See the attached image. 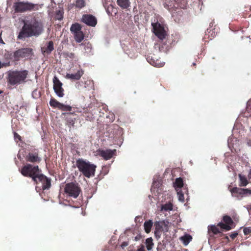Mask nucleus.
Returning a JSON list of instances; mask_svg holds the SVG:
<instances>
[{
    "label": "nucleus",
    "mask_w": 251,
    "mask_h": 251,
    "mask_svg": "<svg viewBox=\"0 0 251 251\" xmlns=\"http://www.w3.org/2000/svg\"><path fill=\"white\" fill-rule=\"evenodd\" d=\"M246 189L234 187L231 189V192L232 193H237L242 196H246Z\"/></svg>",
    "instance_id": "nucleus-21"
},
{
    "label": "nucleus",
    "mask_w": 251,
    "mask_h": 251,
    "mask_svg": "<svg viewBox=\"0 0 251 251\" xmlns=\"http://www.w3.org/2000/svg\"><path fill=\"white\" fill-rule=\"evenodd\" d=\"M85 6V1L84 0H76L75 6L81 8Z\"/></svg>",
    "instance_id": "nucleus-33"
},
{
    "label": "nucleus",
    "mask_w": 251,
    "mask_h": 251,
    "mask_svg": "<svg viewBox=\"0 0 251 251\" xmlns=\"http://www.w3.org/2000/svg\"><path fill=\"white\" fill-rule=\"evenodd\" d=\"M155 234V236L158 238H160V235H161L160 232L159 233H156V234Z\"/></svg>",
    "instance_id": "nucleus-45"
},
{
    "label": "nucleus",
    "mask_w": 251,
    "mask_h": 251,
    "mask_svg": "<svg viewBox=\"0 0 251 251\" xmlns=\"http://www.w3.org/2000/svg\"><path fill=\"white\" fill-rule=\"evenodd\" d=\"M240 181V186H246L248 184V181L246 177L244 176H242L241 175H239Z\"/></svg>",
    "instance_id": "nucleus-28"
},
{
    "label": "nucleus",
    "mask_w": 251,
    "mask_h": 251,
    "mask_svg": "<svg viewBox=\"0 0 251 251\" xmlns=\"http://www.w3.org/2000/svg\"><path fill=\"white\" fill-rule=\"evenodd\" d=\"M128 245V243L126 242H124L122 244H121V247L123 248V249H124L125 247H126V246H127Z\"/></svg>",
    "instance_id": "nucleus-40"
},
{
    "label": "nucleus",
    "mask_w": 251,
    "mask_h": 251,
    "mask_svg": "<svg viewBox=\"0 0 251 251\" xmlns=\"http://www.w3.org/2000/svg\"><path fill=\"white\" fill-rule=\"evenodd\" d=\"M176 191L177 192V195L178 201L181 202H184V193H187V192H185V190H180V188H176Z\"/></svg>",
    "instance_id": "nucleus-23"
},
{
    "label": "nucleus",
    "mask_w": 251,
    "mask_h": 251,
    "mask_svg": "<svg viewBox=\"0 0 251 251\" xmlns=\"http://www.w3.org/2000/svg\"><path fill=\"white\" fill-rule=\"evenodd\" d=\"M224 251H229V250H225Z\"/></svg>",
    "instance_id": "nucleus-51"
},
{
    "label": "nucleus",
    "mask_w": 251,
    "mask_h": 251,
    "mask_svg": "<svg viewBox=\"0 0 251 251\" xmlns=\"http://www.w3.org/2000/svg\"><path fill=\"white\" fill-rule=\"evenodd\" d=\"M27 75L26 70L10 71L8 75V81L11 85H18L25 82Z\"/></svg>",
    "instance_id": "nucleus-3"
},
{
    "label": "nucleus",
    "mask_w": 251,
    "mask_h": 251,
    "mask_svg": "<svg viewBox=\"0 0 251 251\" xmlns=\"http://www.w3.org/2000/svg\"><path fill=\"white\" fill-rule=\"evenodd\" d=\"M218 226H219L221 228L226 231L229 230L231 228L230 225H228L226 223L224 224L223 223H219Z\"/></svg>",
    "instance_id": "nucleus-32"
},
{
    "label": "nucleus",
    "mask_w": 251,
    "mask_h": 251,
    "mask_svg": "<svg viewBox=\"0 0 251 251\" xmlns=\"http://www.w3.org/2000/svg\"><path fill=\"white\" fill-rule=\"evenodd\" d=\"M74 35L75 40L77 43L81 42L84 39V34L81 30L74 34Z\"/></svg>",
    "instance_id": "nucleus-26"
},
{
    "label": "nucleus",
    "mask_w": 251,
    "mask_h": 251,
    "mask_svg": "<svg viewBox=\"0 0 251 251\" xmlns=\"http://www.w3.org/2000/svg\"><path fill=\"white\" fill-rule=\"evenodd\" d=\"M32 50L29 48L19 49L14 52V57L16 58H28L32 56Z\"/></svg>",
    "instance_id": "nucleus-8"
},
{
    "label": "nucleus",
    "mask_w": 251,
    "mask_h": 251,
    "mask_svg": "<svg viewBox=\"0 0 251 251\" xmlns=\"http://www.w3.org/2000/svg\"><path fill=\"white\" fill-rule=\"evenodd\" d=\"M73 55H74V54H72V53H71V56H73Z\"/></svg>",
    "instance_id": "nucleus-49"
},
{
    "label": "nucleus",
    "mask_w": 251,
    "mask_h": 251,
    "mask_svg": "<svg viewBox=\"0 0 251 251\" xmlns=\"http://www.w3.org/2000/svg\"><path fill=\"white\" fill-rule=\"evenodd\" d=\"M243 232L245 235H247L251 233V227H245L243 229Z\"/></svg>",
    "instance_id": "nucleus-37"
},
{
    "label": "nucleus",
    "mask_w": 251,
    "mask_h": 251,
    "mask_svg": "<svg viewBox=\"0 0 251 251\" xmlns=\"http://www.w3.org/2000/svg\"><path fill=\"white\" fill-rule=\"evenodd\" d=\"M246 196L248 195H251V190L246 189Z\"/></svg>",
    "instance_id": "nucleus-44"
},
{
    "label": "nucleus",
    "mask_w": 251,
    "mask_h": 251,
    "mask_svg": "<svg viewBox=\"0 0 251 251\" xmlns=\"http://www.w3.org/2000/svg\"><path fill=\"white\" fill-rule=\"evenodd\" d=\"M193 64V65H196V63H194Z\"/></svg>",
    "instance_id": "nucleus-52"
},
{
    "label": "nucleus",
    "mask_w": 251,
    "mask_h": 251,
    "mask_svg": "<svg viewBox=\"0 0 251 251\" xmlns=\"http://www.w3.org/2000/svg\"><path fill=\"white\" fill-rule=\"evenodd\" d=\"M21 173L25 176L32 178L36 183H38V179L42 174L41 171L38 166H33L29 164L24 166L21 169Z\"/></svg>",
    "instance_id": "nucleus-4"
},
{
    "label": "nucleus",
    "mask_w": 251,
    "mask_h": 251,
    "mask_svg": "<svg viewBox=\"0 0 251 251\" xmlns=\"http://www.w3.org/2000/svg\"><path fill=\"white\" fill-rule=\"evenodd\" d=\"M81 30V26L79 24L77 23L73 24L70 28V30L73 34L79 32Z\"/></svg>",
    "instance_id": "nucleus-25"
},
{
    "label": "nucleus",
    "mask_w": 251,
    "mask_h": 251,
    "mask_svg": "<svg viewBox=\"0 0 251 251\" xmlns=\"http://www.w3.org/2000/svg\"><path fill=\"white\" fill-rule=\"evenodd\" d=\"M174 187L176 191V188H179L180 190H185V192H188L187 188L183 187V181L180 177L176 178L174 183Z\"/></svg>",
    "instance_id": "nucleus-17"
},
{
    "label": "nucleus",
    "mask_w": 251,
    "mask_h": 251,
    "mask_svg": "<svg viewBox=\"0 0 251 251\" xmlns=\"http://www.w3.org/2000/svg\"><path fill=\"white\" fill-rule=\"evenodd\" d=\"M35 5L29 2H17L13 5L15 12L23 13L34 9Z\"/></svg>",
    "instance_id": "nucleus-6"
},
{
    "label": "nucleus",
    "mask_w": 251,
    "mask_h": 251,
    "mask_svg": "<svg viewBox=\"0 0 251 251\" xmlns=\"http://www.w3.org/2000/svg\"><path fill=\"white\" fill-rule=\"evenodd\" d=\"M40 96V92L37 90H35L32 92V97L34 99H37Z\"/></svg>",
    "instance_id": "nucleus-35"
},
{
    "label": "nucleus",
    "mask_w": 251,
    "mask_h": 251,
    "mask_svg": "<svg viewBox=\"0 0 251 251\" xmlns=\"http://www.w3.org/2000/svg\"><path fill=\"white\" fill-rule=\"evenodd\" d=\"M154 234L159 233L161 232H167L168 227L167 224L163 221H156L154 223Z\"/></svg>",
    "instance_id": "nucleus-12"
},
{
    "label": "nucleus",
    "mask_w": 251,
    "mask_h": 251,
    "mask_svg": "<svg viewBox=\"0 0 251 251\" xmlns=\"http://www.w3.org/2000/svg\"><path fill=\"white\" fill-rule=\"evenodd\" d=\"M151 25L153 27V32L154 34L159 39H164L166 35L164 26L158 22H156V23H152Z\"/></svg>",
    "instance_id": "nucleus-7"
},
{
    "label": "nucleus",
    "mask_w": 251,
    "mask_h": 251,
    "mask_svg": "<svg viewBox=\"0 0 251 251\" xmlns=\"http://www.w3.org/2000/svg\"><path fill=\"white\" fill-rule=\"evenodd\" d=\"M152 225L153 222L151 220L147 221L144 223V226L146 232L149 233L151 231Z\"/></svg>",
    "instance_id": "nucleus-24"
},
{
    "label": "nucleus",
    "mask_w": 251,
    "mask_h": 251,
    "mask_svg": "<svg viewBox=\"0 0 251 251\" xmlns=\"http://www.w3.org/2000/svg\"><path fill=\"white\" fill-rule=\"evenodd\" d=\"M40 176L38 179V183L39 182L42 183V187L43 190L49 189L51 186L50 179L42 174Z\"/></svg>",
    "instance_id": "nucleus-13"
},
{
    "label": "nucleus",
    "mask_w": 251,
    "mask_h": 251,
    "mask_svg": "<svg viewBox=\"0 0 251 251\" xmlns=\"http://www.w3.org/2000/svg\"><path fill=\"white\" fill-rule=\"evenodd\" d=\"M80 191L78 184L74 182L67 183L64 187V192L69 197L75 199L78 197Z\"/></svg>",
    "instance_id": "nucleus-5"
},
{
    "label": "nucleus",
    "mask_w": 251,
    "mask_h": 251,
    "mask_svg": "<svg viewBox=\"0 0 251 251\" xmlns=\"http://www.w3.org/2000/svg\"><path fill=\"white\" fill-rule=\"evenodd\" d=\"M208 229L209 231H211L214 234H217L220 232L218 228L214 225L208 226Z\"/></svg>",
    "instance_id": "nucleus-30"
},
{
    "label": "nucleus",
    "mask_w": 251,
    "mask_h": 251,
    "mask_svg": "<svg viewBox=\"0 0 251 251\" xmlns=\"http://www.w3.org/2000/svg\"><path fill=\"white\" fill-rule=\"evenodd\" d=\"M76 166L83 175L87 177H90L94 176L96 171V166L91 164L89 161H86L82 159H79L76 161Z\"/></svg>",
    "instance_id": "nucleus-2"
},
{
    "label": "nucleus",
    "mask_w": 251,
    "mask_h": 251,
    "mask_svg": "<svg viewBox=\"0 0 251 251\" xmlns=\"http://www.w3.org/2000/svg\"><path fill=\"white\" fill-rule=\"evenodd\" d=\"M117 3L122 8L126 9L130 6L129 0H117Z\"/></svg>",
    "instance_id": "nucleus-22"
},
{
    "label": "nucleus",
    "mask_w": 251,
    "mask_h": 251,
    "mask_svg": "<svg viewBox=\"0 0 251 251\" xmlns=\"http://www.w3.org/2000/svg\"><path fill=\"white\" fill-rule=\"evenodd\" d=\"M0 43L4 44L2 39H1V38L0 37Z\"/></svg>",
    "instance_id": "nucleus-46"
},
{
    "label": "nucleus",
    "mask_w": 251,
    "mask_h": 251,
    "mask_svg": "<svg viewBox=\"0 0 251 251\" xmlns=\"http://www.w3.org/2000/svg\"><path fill=\"white\" fill-rule=\"evenodd\" d=\"M59 109L64 111H70L72 110V107L69 105H65L63 103H61Z\"/></svg>",
    "instance_id": "nucleus-31"
},
{
    "label": "nucleus",
    "mask_w": 251,
    "mask_h": 251,
    "mask_svg": "<svg viewBox=\"0 0 251 251\" xmlns=\"http://www.w3.org/2000/svg\"><path fill=\"white\" fill-rule=\"evenodd\" d=\"M148 62L152 66L156 67H163L165 64L164 62H162L159 59H155L152 56H148L147 58Z\"/></svg>",
    "instance_id": "nucleus-15"
},
{
    "label": "nucleus",
    "mask_w": 251,
    "mask_h": 251,
    "mask_svg": "<svg viewBox=\"0 0 251 251\" xmlns=\"http://www.w3.org/2000/svg\"><path fill=\"white\" fill-rule=\"evenodd\" d=\"M238 235V233L237 232H235L233 233H232L230 235V237L232 239H234Z\"/></svg>",
    "instance_id": "nucleus-41"
},
{
    "label": "nucleus",
    "mask_w": 251,
    "mask_h": 251,
    "mask_svg": "<svg viewBox=\"0 0 251 251\" xmlns=\"http://www.w3.org/2000/svg\"><path fill=\"white\" fill-rule=\"evenodd\" d=\"M53 90L56 95L59 98H62L64 94V89L62 86V83L56 76H54L53 78Z\"/></svg>",
    "instance_id": "nucleus-9"
},
{
    "label": "nucleus",
    "mask_w": 251,
    "mask_h": 251,
    "mask_svg": "<svg viewBox=\"0 0 251 251\" xmlns=\"http://www.w3.org/2000/svg\"><path fill=\"white\" fill-rule=\"evenodd\" d=\"M83 74L82 70L80 69L75 74H67L66 78L72 80H79Z\"/></svg>",
    "instance_id": "nucleus-16"
},
{
    "label": "nucleus",
    "mask_w": 251,
    "mask_h": 251,
    "mask_svg": "<svg viewBox=\"0 0 251 251\" xmlns=\"http://www.w3.org/2000/svg\"><path fill=\"white\" fill-rule=\"evenodd\" d=\"M14 139L15 141L21 140V136L17 133L14 132Z\"/></svg>",
    "instance_id": "nucleus-38"
},
{
    "label": "nucleus",
    "mask_w": 251,
    "mask_h": 251,
    "mask_svg": "<svg viewBox=\"0 0 251 251\" xmlns=\"http://www.w3.org/2000/svg\"><path fill=\"white\" fill-rule=\"evenodd\" d=\"M249 175H251V170H250V171Z\"/></svg>",
    "instance_id": "nucleus-48"
},
{
    "label": "nucleus",
    "mask_w": 251,
    "mask_h": 251,
    "mask_svg": "<svg viewBox=\"0 0 251 251\" xmlns=\"http://www.w3.org/2000/svg\"><path fill=\"white\" fill-rule=\"evenodd\" d=\"M116 150H99L98 154L106 160L110 159L116 153Z\"/></svg>",
    "instance_id": "nucleus-11"
},
{
    "label": "nucleus",
    "mask_w": 251,
    "mask_h": 251,
    "mask_svg": "<svg viewBox=\"0 0 251 251\" xmlns=\"http://www.w3.org/2000/svg\"><path fill=\"white\" fill-rule=\"evenodd\" d=\"M113 6L112 5H110L109 6H108V7L106 9V11L107 12V13L108 14H110V10L111 9H112L113 8Z\"/></svg>",
    "instance_id": "nucleus-39"
},
{
    "label": "nucleus",
    "mask_w": 251,
    "mask_h": 251,
    "mask_svg": "<svg viewBox=\"0 0 251 251\" xmlns=\"http://www.w3.org/2000/svg\"><path fill=\"white\" fill-rule=\"evenodd\" d=\"M23 26L20 30L18 38L24 40L32 36L38 37L44 31L42 23L34 17H26L23 20Z\"/></svg>",
    "instance_id": "nucleus-1"
},
{
    "label": "nucleus",
    "mask_w": 251,
    "mask_h": 251,
    "mask_svg": "<svg viewBox=\"0 0 251 251\" xmlns=\"http://www.w3.org/2000/svg\"><path fill=\"white\" fill-rule=\"evenodd\" d=\"M53 50H54L53 43L52 41H50L48 43L47 48H46L45 49L43 48H42V51L43 53L46 52L47 53L49 54Z\"/></svg>",
    "instance_id": "nucleus-19"
},
{
    "label": "nucleus",
    "mask_w": 251,
    "mask_h": 251,
    "mask_svg": "<svg viewBox=\"0 0 251 251\" xmlns=\"http://www.w3.org/2000/svg\"><path fill=\"white\" fill-rule=\"evenodd\" d=\"M81 20L87 25L92 27L95 26L97 23L96 18L94 16L90 14L84 15Z\"/></svg>",
    "instance_id": "nucleus-10"
},
{
    "label": "nucleus",
    "mask_w": 251,
    "mask_h": 251,
    "mask_svg": "<svg viewBox=\"0 0 251 251\" xmlns=\"http://www.w3.org/2000/svg\"><path fill=\"white\" fill-rule=\"evenodd\" d=\"M223 221H224V222L226 224H227L230 225L233 223V221H232L231 218L229 216H224Z\"/></svg>",
    "instance_id": "nucleus-34"
},
{
    "label": "nucleus",
    "mask_w": 251,
    "mask_h": 251,
    "mask_svg": "<svg viewBox=\"0 0 251 251\" xmlns=\"http://www.w3.org/2000/svg\"><path fill=\"white\" fill-rule=\"evenodd\" d=\"M173 209V203L171 201H169L161 205L160 211H172Z\"/></svg>",
    "instance_id": "nucleus-18"
},
{
    "label": "nucleus",
    "mask_w": 251,
    "mask_h": 251,
    "mask_svg": "<svg viewBox=\"0 0 251 251\" xmlns=\"http://www.w3.org/2000/svg\"><path fill=\"white\" fill-rule=\"evenodd\" d=\"M137 251H146L144 245H141L140 248L138 249Z\"/></svg>",
    "instance_id": "nucleus-42"
},
{
    "label": "nucleus",
    "mask_w": 251,
    "mask_h": 251,
    "mask_svg": "<svg viewBox=\"0 0 251 251\" xmlns=\"http://www.w3.org/2000/svg\"><path fill=\"white\" fill-rule=\"evenodd\" d=\"M229 251H235V249L234 248H231L229 250Z\"/></svg>",
    "instance_id": "nucleus-47"
},
{
    "label": "nucleus",
    "mask_w": 251,
    "mask_h": 251,
    "mask_svg": "<svg viewBox=\"0 0 251 251\" xmlns=\"http://www.w3.org/2000/svg\"><path fill=\"white\" fill-rule=\"evenodd\" d=\"M26 160L32 163H38L41 161V158L37 152H29L26 157Z\"/></svg>",
    "instance_id": "nucleus-14"
},
{
    "label": "nucleus",
    "mask_w": 251,
    "mask_h": 251,
    "mask_svg": "<svg viewBox=\"0 0 251 251\" xmlns=\"http://www.w3.org/2000/svg\"><path fill=\"white\" fill-rule=\"evenodd\" d=\"M135 240H137V238L135 237Z\"/></svg>",
    "instance_id": "nucleus-50"
},
{
    "label": "nucleus",
    "mask_w": 251,
    "mask_h": 251,
    "mask_svg": "<svg viewBox=\"0 0 251 251\" xmlns=\"http://www.w3.org/2000/svg\"><path fill=\"white\" fill-rule=\"evenodd\" d=\"M61 103L59 102L54 99H51L50 101V104L51 106L55 108H58V109L61 105Z\"/></svg>",
    "instance_id": "nucleus-29"
},
{
    "label": "nucleus",
    "mask_w": 251,
    "mask_h": 251,
    "mask_svg": "<svg viewBox=\"0 0 251 251\" xmlns=\"http://www.w3.org/2000/svg\"><path fill=\"white\" fill-rule=\"evenodd\" d=\"M36 191H37V187H36Z\"/></svg>",
    "instance_id": "nucleus-53"
},
{
    "label": "nucleus",
    "mask_w": 251,
    "mask_h": 251,
    "mask_svg": "<svg viewBox=\"0 0 251 251\" xmlns=\"http://www.w3.org/2000/svg\"><path fill=\"white\" fill-rule=\"evenodd\" d=\"M159 182L157 180H153L152 183V186L151 187V190H153L155 189L156 188H158L159 185Z\"/></svg>",
    "instance_id": "nucleus-36"
},
{
    "label": "nucleus",
    "mask_w": 251,
    "mask_h": 251,
    "mask_svg": "<svg viewBox=\"0 0 251 251\" xmlns=\"http://www.w3.org/2000/svg\"><path fill=\"white\" fill-rule=\"evenodd\" d=\"M146 245L148 251H151L152 249L153 243L152 238H148L146 240Z\"/></svg>",
    "instance_id": "nucleus-27"
},
{
    "label": "nucleus",
    "mask_w": 251,
    "mask_h": 251,
    "mask_svg": "<svg viewBox=\"0 0 251 251\" xmlns=\"http://www.w3.org/2000/svg\"><path fill=\"white\" fill-rule=\"evenodd\" d=\"M179 239L184 246H187L192 240V237L189 234H185L184 236L180 237Z\"/></svg>",
    "instance_id": "nucleus-20"
},
{
    "label": "nucleus",
    "mask_w": 251,
    "mask_h": 251,
    "mask_svg": "<svg viewBox=\"0 0 251 251\" xmlns=\"http://www.w3.org/2000/svg\"><path fill=\"white\" fill-rule=\"evenodd\" d=\"M231 138H229L228 140H227V143H228V147L229 148H230L231 147Z\"/></svg>",
    "instance_id": "nucleus-43"
}]
</instances>
